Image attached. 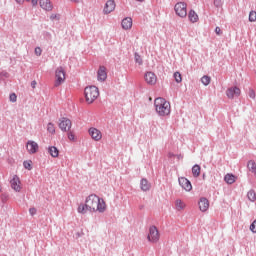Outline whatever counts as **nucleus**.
<instances>
[{
    "mask_svg": "<svg viewBox=\"0 0 256 256\" xmlns=\"http://www.w3.org/2000/svg\"><path fill=\"white\" fill-rule=\"evenodd\" d=\"M80 215H86L89 211L90 213H105L107 211V203L103 198L95 194H90L85 199V203H80L77 208Z\"/></svg>",
    "mask_w": 256,
    "mask_h": 256,
    "instance_id": "obj_1",
    "label": "nucleus"
},
{
    "mask_svg": "<svg viewBox=\"0 0 256 256\" xmlns=\"http://www.w3.org/2000/svg\"><path fill=\"white\" fill-rule=\"evenodd\" d=\"M154 107L160 117H167V115L171 114V104L164 98H156L154 100Z\"/></svg>",
    "mask_w": 256,
    "mask_h": 256,
    "instance_id": "obj_2",
    "label": "nucleus"
},
{
    "mask_svg": "<svg viewBox=\"0 0 256 256\" xmlns=\"http://www.w3.org/2000/svg\"><path fill=\"white\" fill-rule=\"evenodd\" d=\"M86 103L91 105L99 97V88L96 86H88L84 89Z\"/></svg>",
    "mask_w": 256,
    "mask_h": 256,
    "instance_id": "obj_3",
    "label": "nucleus"
},
{
    "mask_svg": "<svg viewBox=\"0 0 256 256\" xmlns=\"http://www.w3.org/2000/svg\"><path fill=\"white\" fill-rule=\"evenodd\" d=\"M161 235L159 234V230L155 226H151L149 228L147 239L150 243H159V239Z\"/></svg>",
    "mask_w": 256,
    "mask_h": 256,
    "instance_id": "obj_4",
    "label": "nucleus"
},
{
    "mask_svg": "<svg viewBox=\"0 0 256 256\" xmlns=\"http://www.w3.org/2000/svg\"><path fill=\"white\" fill-rule=\"evenodd\" d=\"M174 11L178 17L182 19L187 17V4L185 2H178L174 6Z\"/></svg>",
    "mask_w": 256,
    "mask_h": 256,
    "instance_id": "obj_5",
    "label": "nucleus"
},
{
    "mask_svg": "<svg viewBox=\"0 0 256 256\" xmlns=\"http://www.w3.org/2000/svg\"><path fill=\"white\" fill-rule=\"evenodd\" d=\"M55 87L65 83V69L63 67H58L55 72Z\"/></svg>",
    "mask_w": 256,
    "mask_h": 256,
    "instance_id": "obj_6",
    "label": "nucleus"
},
{
    "mask_svg": "<svg viewBox=\"0 0 256 256\" xmlns=\"http://www.w3.org/2000/svg\"><path fill=\"white\" fill-rule=\"evenodd\" d=\"M58 127L64 133H68L71 131V127H73V123L71 122V120L69 118H61L59 120Z\"/></svg>",
    "mask_w": 256,
    "mask_h": 256,
    "instance_id": "obj_7",
    "label": "nucleus"
},
{
    "mask_svg": "<svg viewBox=\"0 0 256 256\" xmlns=\"http://www.w3.org/2000/svg\"><path fill=\"white\" fill-rule=\"evenodd\" d=\"M88 133L93 141H101L103 139V133L95 127L90 128Z\"/></svg>",
    "mask_w": 256,
    "mask_h": 256,
    "instance_id": "obj_8",
    "label": "nucleus"
},
{
    "mask_svg": "<svg viewBox=\"0 0 256 256\" xmlns=\"http://www.w3.org/2000/svg\"><path fill=\"white\" fill-rule=\"evenodd\" d=\"M226 95L228 99H235V97H239L241 95V89L237 86L230 87L227 89Z\"/></svg>",
    "mask_w": 256,
    "mask_h": 256,
    "instance_id": "obj_9",
    "label": "nucleus"
},
{
    "mask_svg": "<svg viewBox=\"0 0 256 256\" xmlns=\"http://www.w3.org/2000/svg\"><path fill=\"white\" fill-rule=\"evenodd\" d=\"M11 188L16 191V193H19L22 189L21 187V180L19 179V176L14 175L12 179L10 180Z\"/></svg>",
    "mask_w": 256,
    "mask_h": 256,
    "instance_id": "obj_10",
    "label": "nucleus"
},
{
    "mask_svg": "<svg viewBox=\"0 0 256 256\" xmlns=\"http://www.w3.org/2000/svg\"><path fill=\"white\" fill-rule=\"evenodd\" d=\"M26 149L30 155H35L39 151V144L33 140H29L26 144Z\"/></svg>",
    "mask_w": 256,
    "mask_h": 256,
    "instance_id": "obj_11",
    "label": "nucleus"
},
{
    "mask_svg": "<svg viewBox=\"0 0 256 256\" xmlns=\"http://www.w3.org/2000/svg\"><path fill=\"white\" fill-rule=\"evenodd\" d=\"M144 79L148 85H155L157 83V76L153 72H146Z\"/></svg>",
    "mask_w": 256,
    "mask_h": 256,
    "instance_id": "obj_12",
    "label": "nucleus"
},
{
    "mask_svg": "<svg viewBox=\"0 0 256 256\" xmlns=\"http://www.w3.org/2000/svg\"><path fill=\"white\" fill-rule=\"evenodd\" d=\"M179 185L184 191H191V189H193L191 182L185 177L179 178Z\"/></svg>",
    "mask_w": 256,
    "mask_h": 256,
    "instance_id": "obj_13",
    "label": "nucleus"
},
{
    "mask_svg": "<svg viewBox=\"0 0 256 256\" xmlns=\"http://www.w3.org/2000/svg\"><path fill=\"white\" fill-rule=\"evenodd\" d=\"M115 1L113 0H108L104 6V13L105 15H109V13H113V11H115Z\"/></svg>",
    "mask_w": 256,
    "mask_h": 256,
    "instance_id": "obj_14",
    "label": "nucleus"
},
{
    "mask_svg": "<svg viewBox=\"0 0 256 256\" xmlns=\"http://www.w3.org/2000/svg\"><path fill=\"white\" fill-rule=\"evenodd\" d=\"M39 5L41 9H44V11H52L53 5L51 4V1L49 0H40Z\"/></svg>",
    "mask_w": 256,
    "mask_h": 256,
    "instance_id": "obj_15",
    "label": "nucleus"
},
{
    "mask_svg": "<svg viewBox=\"0 0 256 256\" xmlns=\"http://www.w3.org/2000/svg\"><path fill=\"white\" fill-rule=\"evenodd\" d=\"M98 81H105L107 79V68L100 66L97 73Z\"/></svg>",
    "mask_w": 256,
    "mask_h": 256,
    "instance_id": "obj_16",
    "label": "nucleus"
},
{
    "mask_svg": "<svg viewBox=\"0 0 256 256\" xmlns=\"http://www.w3.org/2000/svg\"><path fill=\"white\" fill-rule=\"evenodd\" d=\"M198 205H199L200 211L205 213V211L209 209V200H207V198H201Z\"/></svg>",
    "mask_w": 256,
    "mask_h": 256,
    "instance_id": "obj_17",
    "label": "nucleus"
},
{
    "mask_svg": "<svg viewBox=\"0 0 256 256\" xmlns=\"http://www.w3.org/2000/svg\"><path fill=\"white\" fill-rule=\"evenodd\" d=\"M133 27V19L127 17L122 20V28L126 31Z\"/></svg>",
    "mask_w": 256,
    "mask_h": 256,
    "instance_id": "obj_18",
    "label": "nucleus"
},
{
    "mask_svg": "<svg viewBox=\"0 0 256 256\" xmlns=\"http://www.w3.org/2000/svg\"><path fill=\"white\" fill-rule=\"evenodd\" d=\"M187 207V204L183 202L181 199H177L175 201V209L176 211H185V208Z\"/></svg>",
    "mask_w": 256,
    "mask_h": 256,
    "instance_id": "obj_19",
    "label": "nucleus"
},
{
    "mask_svg": "<svg viewBox=\"0 0 256 256\" xmlns=\"http://www.w3.org/2000/svg\"><path fill=\"white\" fill-rule=\"evenodd\" d=\"M188 19L191 23H197L199 21V15L195 13V10H190L188 13Z\"/></svg>",
    "mask_w": 256,
    "mask_h": 256,
    "instance_id": "obj_20",
    "label": "nucleus"
},
{
    "mask_svg": "<svg viewBox=\"0 0 256 256\" xmlns=\"http://www.w3.org/2000/svg\"><path fill=\"white\" fill-rule=\"evenodd\" d=\"M48 153L54 159H57V157H59V149H57V147H55V146L48 147Z\"/></svg>",
    "mask_w": 256,
    "mask_h": 256,
    "instance_id": "obj_21",
    "label": "nucleus"
},
{
    "mask_svg": "<svg viewBox=\"0 0 256 256\" xmlns=\"http://www.w3.org/2000/svg\"><path fill=\"white\" fill-rule=\"evenodd\" d=\"M140 187L142 191H149L151 189V183L147 179L143 178L140 182Z\"/></svg>",
    "mask_w": 256,
    "mask_h": 256,
    "instance_id": "obj_22",
    "label": "nucleus"
},
{
    "mask_svg": "<svg viewBox=\"0 0 256 256\" xmlns=\"http://www.w3.org/2000/svg\"><path fill=\"white\" fill-rule=\"evenodd\" d=\"M224 181L228 183V185H233V183L235 182V175L226 174L224 177Z\"/></svg>",
    "mask_w": 256,
    "mask_h": 256,
    "instance_id": "obj_23",
    "label": "nucleus"
},
{
    "mask_svg": "<svg viewBox=\"0 0 256 256\" xmlns=\"http://www.w3.org/2000/svg\"><path fill=\"white\" fill-rule=\"evenodd\" d=\"M192 175L193 177H199V175H201V166L194 165L192 167Z\"/></svg>",
    "mask_w": 256,
    "mask_h": 256,
    "instance_id": "obj_24",
    "label": "nucleus"
},
{
    "mask_svg": "<svg viewBox=\"0 0 256 256\" xmlns=\"http://www.w3.org/2000/svg\"><path fill=\"white\" fill-rule=\"evenodd\" d=\"M247 167H248L249 171H251V173H254V175L256 174L255 161H253V160L248 161Z\"/></svg>",
    "mask_w": 256,
    "mask_h": 256,
    "instance_id": "obj_25",
    "label": "nucleus"
},
{
    "mask_svg": "<svg viewBox=\"0 0 256 256\" xmlns=\"http://www.w3.org/2000/svg\"><path fill=\"white\" fill-rule=\"evenodd\" d=\"M247 197H248L249 201H252V202L256 201V193H255V191L250 190L248 192V194H247Z\"/></svg>",
    "mask_w": 256,
    "mask_h": 256,
    "instance_id": "obj_26",
    "label": "nucleus"
},
{
    "mask_svg": "<svg viewBox=\"0 0 256 256\" xmlns=\"http://www.w3.org/2000/svg\"><path fill=\"white\" fill-rule=\"evenodd\" d=\"M47 131H48V133H51L52 135H55V125L51 122L48 123Z\"/></svg>",
    "mask_w": 256,
    "mask_h": 256,
    "instance_id": "obj_27",
    "label": "nucleus"
},
{
    "mask_svg": "<svg viewBox=\"0 0 256 256\" xmlns=\"http://www.w3.org/2000/svg\"><path fill=\"white\" fill-rule=\"evenodd\" d=\"M174 79H175L176 83H181V81H183V78H182L180 72H175L174 73Z\"/></svg>",
    "mask_w": 256,
    "mask_h": 256,
    "instance_id": "obj_28",
    "label": "nucleus"
},
{
    "mask_svg": "<svg viewBox=\"0 0 256 256\" xmlns=\"http://www.w3.org/2000/svg\"><path fill=\"white\" fill-rule=\"evenodd\" d=\"M201 82H202L205 86H207V85H209V83H211V77H209V76H203V77L201 78Z\"/></svg>",
    "mask_w": 256,
    "mask_h": 256,
    "instance_id": "obj_29",
    "label": "nucleus"
},
{
    "mask_svg": "<svg viewBox=\"0 0 256 256\" xmlns=\"http://www.w3.org/2000/svg\"><path fill=\"white\" fill-rule=\"evenodd\" d=\"M249 21L251 23H255L256 21V12L255 11H251L250 14H249Z\"/></svg>",
    "mask_w": 256,
    "mask_h": 256,
    "instance_id": "obj_30",
    "label": "nucleus"
},
{
    "mask_svg": "<svg viewBox=\"0 0 256 256\" xmlns=\"http://www.w3.org/2000/svg\"><path fill=\"white\" fill-rule=\"evenodd\" d=\"M135 61L138 63V65H143V59H141V56L139 54H135Z\"/></svg>",
    "mask_w": 256,
    "mask_h": 256,
    "instance_id": "obj_31",
    "label": "nucleus"
},
{
    "mask_svg": "<svg viewBox=\"0 0 256 256\" xmlns=\"http://www.w3.org/2000/svg\"><path fill=\"white\" fill-rule=\"evenodd\" d=\"M68 139L69 141H76L75 133L71 132V130L68 132Z\"/></svg>",
    "mask_w": 256,
    "mask_h": 256,
    "instance_id": "obj_32",
    "label": "nucleus"
},
{
    "mask_svg": "<svg viewBox=\"0 0 256 256\" xmlns=\"http://www.w3.org/2000/svg\"><path fill=\"white\" fill-rule=\"evenodd\" d=\"M9 99L12 103H17V94L15 93L10 94Z\"/></svg>",
    "mask_w": 256,
    "mask_h": 256,
    "instance_id": "obj_33",
    "label": "nucleus"
},
{
    "mask_svg": "<svg viewBox=\"0 0 256 256\" xmlns=\"http://www.w3.org/2000/svg\"><path fill=\"white\" fill-rule=\"evenodd\" d=\"M250 231H252V233H256V220H254L251 225H250Z\"/></svg>",
    "mask_w": 256,
    "mask_h": 256,
    "instance_id": "obj_34",
    "label": "nucleus"
},
{
    "mask_svg": "<svg viewBox=\"0 0 256 256\" xmlns=\"http://www.w3.org/2000/svg\"><path fill=\"white\" fill-rule=\"evenodd\" d=\"M248 96L250 97V99H255V97H256L255 90L250 89L248 92Z\"/></svg>",
    "mask_w": 256,
    "mask_h": 256,
    "instance_id": "obj_35",
    "label": "nucleus"
},
{
    "mask_svg": "<svg viewBox=\"0 0 256 256\" xmlns=\"http://www.w3.org/2000/svg\"><path fill=\"white\" fill-rule=\"evenodd\" d=\"M24 167H25V169H28L29 171H31V162L25 161L24 162Z\"/></svg>",
    "mask_w": 256,
    "mask_h": 256,
    "instance_id": "obj_36",
    "label": "nucleus"
},
{
    "mask_svg": "<svg viewBox=\"0 0 256 256\" xmlns=\"http://www.w3.org/2000/svg\"><path fill=\"white\" fill-rule=\"evenodd\" d=\"M41 53H42L41 48L39 47L35 48V55H37V57H40Z\"/></svg>",
    "mask_w": 256,
    "mask_h": 256,
    "instance_id": "obj_37",
    "label": "nucleus"
},
{
    "mask_svg": "<svg viewBox=\"0 0 256 256\" xmlns=\"http://www.w3.org/2000/svg\"><path fill=\"white\" fill-rule=\"evenodd\" d=\"M29 213H30V215H37V209L36 208H30L29 209Z\"/></svg>",
    "mask_w": 256,
    "mask_h": 256,
    "instance_id": "obj_38",
    "label": "nucleus"
},
{
    "mask_svg": "<svg viewBox=\"0 0 256 256\" xmlns=\"http://www.w3.org/2000/svg\"><path fill=\"white\" fill-rule=\"evenodd\" d=\"M215 33H216V35H221V28L220 27H216L215 28Z\"/></svg>",
    "mask_w": 256,
    "mask_h": 256,
    "instance_id": "obj_39",
    "label": "nucleus"
},
{
    "mask_svg": "<svg viewBox=\"0 0 256 256\" xmlns=\"http://www.w3.org/2000/svg\"><path fill=\"white\" fill-rule=\"evenodd\" d=\"M214 5H215L216 7H219V5H221V0H215V1H214Z\"/></svg>",
    "mask_w": 256,
    "mask_h": 256,
    "instance_id": "obj_40",
    "label": "nucleus"
},
{
    "mask_svg": "<svg viewBox=\"0 0 256 256\" xmlns=\"http://www.w3.org/2000/svg\"><path fill=\"white\" fill-rule=\"evenodd\" d=\"M50 19H59V16H57V14H52L51 16H50Z\"/></svg>",
    "mask_w": 256,
    "mask_h": 256,
    "instance_id": "obj_41",
    "label": "nucleus"
},
{
    "mask_svg": "<svg viewBox=\"0 0 256 256\" xmlns=\"http://www.w3.org/2000/svg\"><path fill=\"white\" fill-rule=\"evenodd\" d=\"M36 85H37V82H36V81H33V82L31 83V86H32L33 89H35Z\"/></svg>",
    "mask_w": 256,
    "mask_h": 256,
    "instance_id": "obj_42",
    "label": "nucleus"
},
{
    "mask_svg": "<svg viewBox=\"0 0 256 256\" xmlns=\"http://www.w3.org/2000/svg\"><path fill=\"white\" fill-rule=\"evenodd\" d=\"M16 2H18L19 5H23V3H25V0H16Z\"/></svg>",
    "mask_w": 256,
    "mask_h": 256,
    "instance_id": "obj_43",
    "label": "nucleus"
},
{
    "mask_svg": "<svg viewBox=\"0 0 256 256\" xmlns=\"http://www.w3.org/2000/svg\"><path fill=\"white\" fill-rule=\"evenodd\" d=\"M39 0H32V5L33 6H35V5H37V2H38Z\"/></svg>",
    "mask_w": 256,
    "mask_h": 256,
    "instance_id": "obj_44",
    "label": "nucleus"
},
{
    "mask_svg": "<svg viewBox=\"0 0 256 256\" xmlns=\"http://www.w3.org/2000/svg\"><path fill=\"white\" fill-rule=\"evenodd\" d=\"M26 1H31V0H26Z\"/></svg>",
    "mask_w": 256,
    "mask_h": 256,
    "instance_id": "obj_45",
    "label": "nucleus"
}]
</instances>
